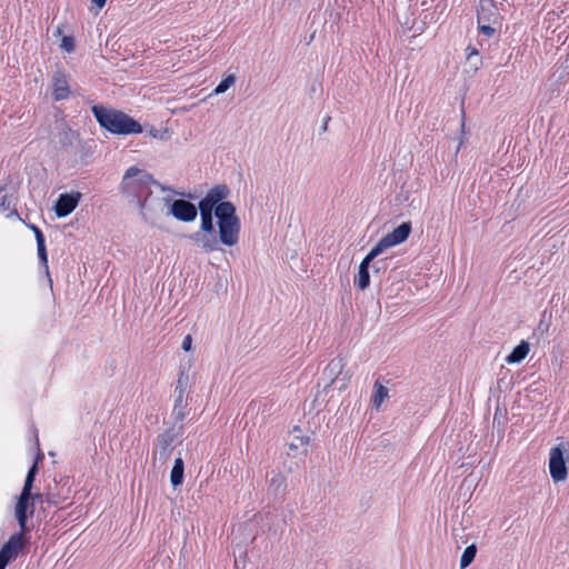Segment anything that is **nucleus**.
Listing matches in <instances>:
<instances>
[{
  "instance_id": "obj_33",
  "label": "nucleus",
  "mask_w": 569,
  "mask_h": 569,
  "mask_svg": "<svg viewBox=\"0 0 569 569\" xmlns=\"http://www.w3.org/2000/svg\"><path fill=\"white\" fill-rule=\"evenodd\" d=\"M192 338L190 335L186 336L182 341V349L189 351L191 349Z\"/></svg>"
},
{
  "instance_id": "obj_37",
  "label": "nucleus",
  "mask_w": 569,
  "mask_h": 569,
  "mask_svg": "<svg viewBox=\"0 0 569 569\" xmlns=\"http://www.w3.org/2000/svg\"><path fill=\"white\" fill-rule=\"evenodd\" d=\"M350 376H346L345 383L349 380Z\"/></svg>"
},
{
  "instance_id": "obj_9",
  "label": "nucleus",
  "mask_w": 569,
  "mask_h": 569,
  "mask_svg": "<svg viewBox=\"0 0 569 569\" xmlns=\"http://www.w3.org/2000/svg\"><path fill=\"white\" fill-rule=\"evenodd\" d=\"M32 492L21 491L14 507V516L21 529L20 532H26L30 530L27 527L28 513L32 516L34 512V505L33 502H30Z\"/></svg>"
},
{
  "instance_id": "obj_4",
  "label": "nucleus",
  "mask_w": 569,
  "mask_h": 569,
  "mask_svg": "<svg viewBox=\"0 0 569 569\" xmlns=\"http://www.w3.org/2000/svg\"><path fill=\"white\" fill-rule=\"evenodd\" d=\"M171 198L153 196L152 191L141 199L137 204L139 207L142 219L150 223L156 224L157 220L164 213L166 209L169 210Z\"/></svg>"
},
{
  "instance_id": "obj_18",
  "label": "nucleus",
  "mask_w": 569,
  "mask_h": 569,
  "mask_svg": "<svg viewBox=\"0 0 569 569\" xmlns=\"http://www.w3.org/2000/svg\"><path fill=\"white\" fill-rule=\"evenodd\" d=\"M32 231L34 232V237L37 240V250H38V257L48 271V254H47V248H46V240L42 231L37 226H31Z\"/></svg>"
},
{
  "instance_id": "obj_1",
  "label": "nucleus",
  "mask_w": 569,
  "mask_h": 569,
  "mask_svg": "<svg viewBox=\"0 0 569 569\" xmlns=\"http://www.w3.org/2000/svg\"><path fill=\"white\" fill-rule=\"evenodd\" d=\"M230 194L226 184H217L211 188L199 204L213 209L218 219V228L222 244L232 247L239 241L240 219L236 214V207L224 201Z\"/></svg>"
},
{
  "instance_id": "obj_14",
  "label": "nucleus",
  "mask_w": 569,
  "mask_h": 569,
  "mask_svg": "<svg viewBox=\"0 0 569 569\" xmlns=\"http://www.w3.org/2000/svg\"><path fill=\"white\" fill-rule=\"evenodd\" d=\"M52 89L56 101L64 100L70 94L68 77L61 70H57L52 76Z\"/></svg>"
},
{
  "instance_id": "obj_15",
  "label": "nucleus",
  "mask_w": 569,
  "mask_h": 569,
  "mask_svg": "<svg viewBox=\"0 0 569 569\" xmlns=\"http://www.w3.org/2000/svg\"><path fill=\"white\" fill-rule=\"evenodd\" d=\"M346 367V361L341 357L333 358L323 369L322 376L328 380L327 387L331 386L337 378L342 373Z\"/></svg>"
},
{
  "instance_id": "obj_2",
  "label": "nucleus",
  "mask_w": 569,
  "mask_h": 569,
  "mask_svg": "<svg viewBox=\"0 0 569 569\" xmlns=\"http://www.w3.org/2000/svg\"><path fill=\"white\" fill-rule=\"evenodd\" d=\"M92 113L99 124L114 134H132L142 132V126L124 112L93 106Z\"/></svg>"
},
{
  "instance_id": "obj_39",
  "label": "nucleus",
  "mask_w": 569,
  "mask_h": 569,
  "mask_svg": "<svg viewBox=\"0 0 569 569\" xmlns=\"http://www.w3.org/2000/svg\"><path fill=\"white\" fill-rule=\"evenodd\" d=\"M157 187H160V189H161V190H164V187H163V186H160L159 183H158V186H157Z\"/></svg>"
},
{
  "instance_id": "obj_34",
  "label": "nucleus",
  "mask_w": 569,
  "mask_h": 569,
  "mask_svg": "<svg viewBox=\"0 0 569 569\" xmlns=\"http://www.w3.org/2000/svg\"><path fill=\"white\" fill-rule=\"evenodd\" d=\"M91 1L98 8V10H101L107 3V0H91Z\"/></svg>"
},
{
  "instance_id": "obj_22",
  "label": "nucleus",
  "mask_w": 569,
  "mask_h": 569,
  "mask_svg": "<svg viewBox=\"0 0 569 569\" xmlns=\"http://www.w3.org/2000/svg\"><path fill=\"white\" fill-rule=\"evenodd\" d=\"M389 397L388 389L379 381L375 382L373 393L371 396V403L378 410L382 402Z\"/></svg>"
},
{
  "instance_id": "obj_20",
  "label": "nucleus",
  "mask_w": 569,
  "mask_h": 569,
  "mask_svg": "<svg viewBox=\"0 0 569 569\" xmlns=\"http://www.w3.org/2000/svg\"><path fill=\"white\" fill-rule=\"evenodd\" d=\"M529 350V343L527 341H521L517 347L513 348L511 353L507 356L506 361L508 363H519L527 357Z\"/></svg>"
},
{
  "instance_id": "obj_25",
  "label": "nucleus",
  "mask_w": 569,
  "mask_h": 569,
  "mask_svg": "<svg viewBox=\"0 0 569 569\" xmlns=\"http://www.w3.org/2000/svg\"><path fill=\"white\" fill-rule=\"evenodd\" d=\"M37 472H38V466H37V462H34L27 473L22 491L32 492V486H33V481H34Z\"/></svg>"
},
{
  "instance_id": "obj_8",
  "label": "nucleus",
  "mask_w": 569,
  "mask_h": 569,
  "mask_svg": "<svg viewBox=\"0 0 569 569\" xmlns=\"http://www.w3.org/2000/svg\"><path fill=\"white\" fill-rule=\"evenodd\" d=\"M188 386V375L184 372H180L174 388V405L171 413L176 422H181L186 417V408L188 406L186 391Z\"/></svg>"
},
{
  "instance_id": "obj_13",
  "label": "nucleus",
  "mask_w": 569,
  "mask_h": 569,
  "mask_svg": "<svg viewBox=\"0 0 569 569\" xmlns=\"http://www.w3.org/2000/svg\"><path fill=\"white\" fill-rule=\"evenodd\" d=\"M191 238L207 252L219 250L220 243H222L220 237H217L216 231H198Z\"/></svg>"
},
{
  "instance_id": "obj_38",
  "label": "nucleus",
  "mask_w": 569,
  "mask_h": 569,
  "mask_svg": "<svg viewBox=\"0 0 569 569\" xmlns=\"http://www.w3.org/2000/svg\"><path fill=\"white\" fill-rule=\"evenodd\" d=\"M157 187H160V189H161V190H164V187H163V186H160L159 183H158V186H157Z\"/></svg>"
},
{
  "instance_id": "obj_32",
  "label": "nucleus",
  "mask_w": 569,
  "mask_h": 569,
  "mask_svg": "<svg viewBox=\"0 0 569 569\" xmlns=\"http://www.w3.org/2000/svg\"><path fill=\"white\" fill-rule=\"evenodd\" d=\"M149 134L153 138H158V139H166V132H160L159 130L154 129V128H151L149 130Z\"/></svg>"
},
{
  "instance_id": "obj_36",
  "label": "nucleus",
  "mask_w": 569,
  "mask_h": 569,
  "mask_svg": "<svg viewBox=\"0 0 569 569\" xmlns=\"http://www.w3.org/2000/svg\"><path fill=\"white\" fill-rule=\"evenodd\" d=\"M330 118H327V120L325 121V123H322V130L326 131L327 130V126H328V120Z\"/></svg>"
},
{
  "instance_id": "obj_27",
  "label": "nucleus",
  "mask_w": 569,
  "mask_h": 569,
  "mask_svg": "<svg viewBox=\"0 0 569 569\" xmlns=\"http://www.w3.org/2000/svg\"><path fill=\"white\" fill-rule=\"evenodd\" d=\"M236 82V77L233 74L228 76L224 78L213 90L214 94H220L226 92L231 86H233Z\"/></svg>"
},
{
  "instance_id": "obj_21",
  "label": "nucleus",
  "mask_w": 569,
  "mask_h": 569,
  "mask_svg": "<svg viewBox=\"0 0 569 569\" xmlns=\"http://www.w3.org/2000/svg\"><path fill=\"white\" fill-rule=\"evenodd\" d=\"M201 217L200 231H216L213 227V209L198 206Z\"/></svg>"
},
{
  "instance_id": "obj_16",
  "label": "nucleus",
  "mask_w": 569,
  "mask_h": 569,
  "mask_svg": "<svg viewBox=\"0 0 569 569\" xmlns=\"http://www.w3.org/2000/svg\"><path fill=\"white\" fill-rule=\"evenodd\" d=\"M174 435L171 431H166L157 438V451L160 460L164 461L170 456L173 449Z\"/></svg>"
},
{
  "instance_id": "obj_17",
  "label": "nucleus",
  "mask_w": 569,
  "mask_h": 569,
  "mask_svg": "<svg viewBox=\"0 0 569 569\" xmlns=\"http://www.w3.org/2000/svg\"><path fill=\"white\" fill-rule=\"evenodd\" d=\"M300 433L301 430L298 427H295L292 430L289 449L291 451H300L302 453H306L310 442V438L308 436H302Z\"/></svg>"
},
{
  "instance_id": "obj_23",
  "label": "nucleus",
  "mask_w": 569,
  "mask_h": 569,
  "mask_svg": "<svg viewBox=\"0 0 569 569\" xmlns=\"http://www.w3.org/2000/svg\"><path fill=\"white\" fill-rule=\"evenodd\" d=\"M183 472H184V463L182 458H177L174 460L173 468L170 473V482L176 488L180 486L183 481Z\"/></svg>"
},
{
  "instance_id": "obj_19",
  "label": "nucleus",
  "mask_w": 569,
  "mask_h": 569,
  "mask_svg": "<svg viewBox=\"0 0 569 569\" xmlns=\"http://www.w3.org/2000/svg\"><path fill=\"white\" fill-rule=\"evenodd\" d=\"M497 17V10L491 1L481 2L477 11L478 26L491 22L490 17Z\"/></svg>"
},
{
  "instance_id": "obj_10",
  "label": "nucleus",
  "mask_w": 569,
  "mask_h": 569,
  "mask_svg": "<svg viewBox=\"0 0 569 569\" xmlns=\"http://www.w3.org/2000/svg\"><path fill=\"white\" fill-rule=\"evenodd\" d=\"M168 214H172L177 220L183 222L193 221L197 218V207L190 201L177 199L170 201Z\"/></svg>"
},
{
  "instance_id": "obj_7",
  "label": "nucleus",
  "mask_w": 569,
  "mask_h": 569,
  "mask_svg": "<svg viewBox=\"0 0 569 569\" xmlns=\"http://www.w3.org/2000/svg\"><path fill=\"white\" fill-rule=\"evenodd\" d=\"M26 543L24 532L13 533L0 549V569H6L11 561L17 559Z\"/></svg>"
},
{
  "instance_id": "obj_6",
  "label": "nucleus",
  "mask_w": 569,
  "mask_h": 569,
  "mask_svg": "<svg viewBox=\"0 0 569 569\" xmlns=\"http://www.w3.org/2000/svg\"><path fill=\"white\" fill-rule=\"evenodd\" d=\"M410 232H411V222H409V221L402 222L400 226H398L391 232H389L385 237H382L378 241V243L376 246H373L371 249L373 250V252L381 254L385 250L405 242L408 239Z\"/></svg>"
},
{
  "instance_id": "obj_24",
  "label": "nucleus",
  "mask_w": 569,
  "mask_h": 569,
  "mask_svg": "<svg viewBox=\"0 0 569 569\" xmlns=\"http://www.w3.org/2000/svg\"><path fill=\"white\" fill-rule=\"evenodd\" d=\"M477 553L476 545L468 546L460 558V569L467 568L475 559Z\"/></svg>"
},
{
  "instance_id": "obj_3",
  "label": "nucleus",
  "mask_w": 569,
  "mask_h": 569,
  "mask_svg": "<svg viewBox=\"0 0 569 569\" xmlns=\"http://www.w3.org/2000/svg\"><path fill=\"white\" fill-rule=\"evenodd\" d=\"M151 186H158L153 177L146 170L132 166L124 172L120 189L130 201L138 203L151 192Z\"/></svg>"
},
{
  "instance_id": "obj_30",
  "label": "nucleus",
  "mask_w": 569,
  "mask_h": 569,
  "mask_svg": "<svg viewBox=\"0 0 569 569\" xmlns=\"http://www.w3.org/2000/svg\"><path fill=\"white\" fill-rule=\"evenodd\" d=\"M74 43L71 37H63L61 41V48L67 52H71L73 50Z\"/></svg>"
},
{
  "instance_id": "obj_26",
  "label": "nucleus",
  "mask_w": 569,
  "mask_h": 569,
  "mask_svg": "<svg viewBox=\"0 0 569 569\" xmlns=\"http://www.w3.org/2000/svg\"><path fill=\"white\" fill-rule=\"evenodd\" d=\"M478 56H479V52L475 47L467 48V61L469 62V64L473 69V71H477L479 68Z\"/></svg>"
},
{
  "instance_id": "obj_5",
  "label": "nucleus",
  "mask_w": 569,
  "mask_h": 569,
  "mask_svg": "<svg viewBox=\"0 0 569 569\" xmlns=\"http://www.w3.org/2000/svg\"><path fill=\"white\" fill-rule=\"evenodd\" d=\"M565 455L569 456V445L559 443L550 449L549 471L555 482L565 481L568 476Z\"/></svg>"
},
{
  "instance_id": "obj_31",
  "label": "nucleus",
  "mask_w": 569,
  "mask_h": 569,
  "mask_svg": "<svg viewBox=\"0 0 569 569\" xmlns=\"http://www.w3.org/2000/svg\"><path fill=\"white\" fill-rule=\"evenodd\" d=\"M73 137V132L71 130H66L61 133V138H60V141L63 143V144H67V143H70L71 142V139Z\"/></svg>"
},
{
  "instance_id": "obj_12",
  "label": "nucleus",
  "mask_w": 569,
  "mask_h": 569,
  "mask_svg": "<svg viewBox=\"0 0 569 569\" xmlns=\"http://www.w3.org/2000/svg\"><path fill=\"white\" fill-rule=\"evenodd\" d=\"M379 254L371 249L363 258L359 266L358 276L355 278L353 283L360 290H365L370 284L369 266Z\"/></svg>"
},
{
  "instance_id": "obj_28",
  "label": "nucleus",
  "mask_w": 569,
  "mask_h": 569,
  "mask_svg": "<svg viewBox=\"0 0 569 569\" xmlns=\"http://www.w3.org/2000/svg\"><path fill=\"white\" fill-rule=\"evenodd\" d=\"M10 204H11V201L8 198L6 189L3 187L0 188V209L8 210L10 208Z\"/></svg>"
},
{
  "instance_id": "obj_35",
  "label": "nucleus",
  "mask_w": 569,
  "mask_h": 569,
  "mask_svg": "<svg viewBox=\"0 0 569 569\" xmlns=\"http://www.w3.org/2000/svg\"><path fill=\"white\" fill-rule=\"evenodd\" d=\"M39 499H41V495L40 493H32L30 502H33V505H34L36 501L39 500Z\"/></svg>"
},
{
  "instance_id": "obj_29",
  "label": "nucleus",
  "mask_w": 569,
  "mask_h": 569,
  "mask_svg": "<svg viewBox=\"0 0 569 569\" xmlns=\"http://www.w3.org/2000/svg\"><path fill=\"white\" fill-rule=\"evenodd\" d=\"M478 29L481 34H483L487 38H491L496 34V29L490 24H480L478 26Z\"/></svg>"
},
{
  "instance_id": "obj_11",
  "label": "nucleus",
  "mask_w": 569,
  "mask_h": 569,
  "mask_svg": "<svg viewBox=\"0 0 569 569\" xmlns=\"http://www.w3.org/2000/svg\"><path fill=\"white\" fill-rule=\"evenodd\" d=\"M80 193H61L56 202L57 217L63 218L70 214L78 206Z\"/></svg>"
}]
</instances>
